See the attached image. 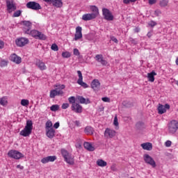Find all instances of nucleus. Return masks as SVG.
Returning a JSON list of instances; mask_svg holds the SVG:
<instances>
[{
	"mask_svg": "<svg viewBox=\"0 0 178 178\" xmlns=\"http://www.w3.org/2000/svg\"><path fill=\"white\" fill-rule=\"evenodd\" d=\"M60 90H61V91H62V90H63V89H65V85H61L60 86Z\"/></svg>",
	"mask_w": 178,
	"mask_h": 178,
	"instance_id": "obj_61",
	"label": "nucleus"
},
{
	"mask_svg": "<svg viewBox=\"0 0 178 178\" xmlns=\"http://www.w3.org/2000/svg\"><path fill=\"white\" fill-rule=\"evenodd\" d=\"M110 40L111 41H113V42H115V44H118L119 42V40L115 37V36H110Z\"/></svg>",
	"mask_w": 178,
	"mask_h": 178,
	"instance_id": "obj_46",
	"label": "nucleus"
},
{
	"mask_svg": "<svg viewBox=\"0 0 178 178\" xmlns=\"http://www.w3.org/2000/svg\"><path fill=\"white\" fill-rule=\"evenodd\" d=\"M45 129H46V130H48L49 129H54L52 127V122L51 120H49V121H47L46 122V124H45Z\"/></svg>",
	"mask_w": 178,
	"mask_h": 178,
	"instance_id": "obj_36",
	"label": "nucleus"
},
{
	"mask_svg": "<svg viewBox=\"0 0 178 178\" xmlns=\"http://www.w3.org/2000/svg\"><path fill=\"white\" fill-rule=\"evenodd\" d=\"M56 156H48L41 159L42 163H48L49 162H55L56 161Z\"/></svg>",
	"mask_w": 178,
	"mask_h": 178,
	"instance_id": "obj_18",
	"label": "nucleus"
},
{
	"mask_svg": "<svg viewBox=\"0 0 178 178\" xmlns=\"http://www.w3.org/2000/svg\"><path fill=\"white\" fill-rule=\"evenodd\" d=\"M165 147H170V145H172V141H170V140H167V141L165 143Z\"/></svg>",
	"mask_w": 178,
	"mask_h": 178,
	"instance_id": "obj_52",
	"label": "nucleus"
},
{
	"mask_svg": "<svg viewBox=\"0 0 178 178\" xmlns=\"http://www.w3.org/2000/svg\"><path fill=\"white\" fill-rule=\"evenodd\" d=\"M131 42H134V43L136 42V40L133 38H131Z\"/></svg>",
	"mask_w": 178,
	"mask_h": 178,
	"instance_id": "obj_63",
	"label": "nucleus"
},
{
	"mask_svg": "<svg viewBox=\"0 0 178 178\" xmlns=\"http://www.w3.org/2000/svg\"><path fill=\"white\" fill-rule=\"evenodd\" d=\"M51 49H52V51H59V47H58V44L55 43L51 45Z\"/></svg>",
	"mask_w": 178,
	"mask_h": 178,
	"instance_id": "obj_43",
	"label": "nucleus"
},
{
	"mask_svg": "<svg viewBox=\"0 0 178 178\" xmlns=\"http://www.w3.org/2000/svg\"><path fill=\"white\" fill-rule=\"evenodd\" d=\"M97 165L98 166H100L101 168H105V166H106V165H108V163H106V161H105L102 159H98L97 161Z\"/></svg>",
	"mask_w": 178,
	"mask_h": 178,
	"instance_id": "obj_32",
	"label": "nucleus"
},
{
	"mask_svg": "<svg viewBox=\"0 0 178 178\" xmlns=\"http://www.w3.org/2000/svg\"><path fill=\"white\" fill-rule=\"evenodd\" d=\"M43 1H44V2H47V3H48V2H51V3H52V1H53V0H43Z\"/></svg>",
	"mask_w": 178,
	"mask_h": 178,
	"instance_id": "obj_62",
	"label": "nucleus"
},
{
	"mask_svg": "<svg viewBox=\"0 0 178 178\" xmlns=\"http://www.w3.org/2000/svg\"><path fill=\"white\" fill-rule=\"evenodd\" d=\"M6 6L7 10H8L9 13H12V12H15L17 9L16 4L13 0H6Z\"/></svg>",
	"mask_w": 178,
	"mask_h": 178,
	"instance_id": "obj_9",
	"label": "nucleus"
},
{
	"mask_svg": "<svg viewBox=\"0 0 178 178\" xmlns=\"http://www.w3.org/2000/svg\"><path fill=\"white\" fill-rule=\"evenodd\" d=\"M155 76H156V72H155V71L148 73L147 74L148 81H150L151 83H154V81H155Z\"/></svg>",
	"mask_w": 178,
	"mask_h": 178,
	"instance_id": "obj_27",
	"label": "nucleus"
},
{
	"mask_svg": "<svg viewBox=\"0 0 178 178\" xmlns=\"http://www.w3.org/2000/svg\"><path fill=\"white\" fill-rule=\"evenodd\" d=\"M29 40L26 38H18L15 40V44L17 47H26L29 44Z\"/></svg>",
	"mask_w": 178,
	"mask_h": 178,
	"instance_id": "obj_7",
	"label": "nucleus"
},
{
	"mask_svg": "<svg viewBox=\"0 0 178 178\" xmlns=\"http://www.w3.org/2000/svg\"><path fill=\"white\" fill-rule=\"evenodd\" d=\"M147 36L148 37V38H151L152 37V31L148 32Z\"/></svg>",
	"mask_w": 178,
	"mask_h": 178,
	"instance_id": "obj_59",
	"label": "nucleus"
},
{
	"mask_svg": "<svg viewBox=\"0 0 178 178\" xmlns=\"http://www.w3.org/2000/svg\"><path fill=\"white\" fill-rule=\"evenodd\" d=\"M74 124H75L77 127H80V121L76 120V121L74 122Z\"/></svg>",
	"mask_w": 178,
	"mask_h": 178,
	"instance_id": "obj_56",
	"label": "nucleus"
},
{
	"mask_svg": "<svg viewBox=\"0 0 178 178\" xmlns=\"http://www.w3.org/2000/svg\"><path fill=\"white\" fill-rule=\"evenodd\" d=\"M161 15H162V11L159 9H156L154 11V16H156V17L161 16Z\"/></svg>",
	"mask_w": 178,
	"mask_h": 178,
	"instance_id": "obj_44",
	"label": "nucleus"
},
{
	"mask_svg": "<svg viewBox=\"0 0 178 178\" xmlns=\"http://www.w3.org/2000/svg\"><path fill=\"white\" fill-rule=\"evenodd\" d=\"M8 156L13 159H20V158H23L24 155L17 150L11 149L8 152Z\"/></svg>",
	"mask_w": 178,
	"mask_h": 178,
	"instance_id": "obj_4",
	"label": "nucleus"
},
{
	"mask_svg": "<svg viewBox=\"0 0 178 178\" xmlns=\"http://www.w3.org/2000/svg\"><path fill=\"white\" fill-rule=\"evenodd\" d=\"M96 62L101 63L102 66H106L108 65V61L104 59V56L102 54H97L95 57Z\"/></svg>",
	"mask_w": 178,
	"mask_h": 178,
	"instance_id": "obj_12",
	"label": "nucleus"
},
{
	"mask_svg": "<svg viewBox=\"0 0 178 178\" xmlns=\"http://www.w3.org/2000/svg\"><path fill=\"white\" fill-rule=\"evenodd\" d=\"M68 101L72 105H74L75 104H77V102H76V97L74 96H72L69 97Z\"/></svg>",
	"mask_w": 178,
	"mask_h": 178,
	"instance_id": "obj_37",
	"label": "nucleus"
},
{
	"mask_svg": "<svg viewBox=\"0 0 178 178\" xmlns=\"http://www.w3.org/2000/svg\"><path fill=\"white\" fill-rule=\"evenodd\" d=\"M71 111L75 113H82L83 106L80 105L79 103H75V104L71 106Z\"/></svg>",
	"mask_w": 178,
	"mask_h": 178,
	"instance_id": "obj_11",
	"label": "nucleus"
},
{
	"mask_svg": "<svg viewBox=\"0 0 178 178\" xmlns=\"http://www.w3.org/2000/svg\"><path fill=\"white\" fill-rule=\"evenodd\" d=\"M130 2V0H123V3H124L125 5H129Z\"/></svg>",
	"mask_w": 178,
	"mask_h": 178,
	"instance_id": "obj_58",
	"label": "nucleus"
},
{
	"mask_svg": "<svg viewBox=\"0 0 178 178\" xmlns=\"http://www.w3.org/2000/svg\"><path fill=\"white\" fill-rule=\"evenodd\" d=\"M176 65H178V57L177 58V59H176Z\"/></svg>",
	"mask_w": 178,
	"mask_h": 178,
	"instance_id": "obj_64",
	"label": "nucleus"
},
{
	"mask_svg": "<svg viewBox=\"0 0 178 178\" xmlns=\"http://www.w3.org/2000/svg\"><path fill=\"white\" fill-rule=\"evenodd\" d=\"M22 23L24 26V32L25 34H27V31L29 30V31H30L31 30V27H33V23H31L30 21H22Z\"/></svg>",
	"mask_w": 178,
	"mask_h": 178,
	"instance_id": "obj_15",
	"label": "nucleus"
},
{
	"mask_svg": "<svg viewBox=\"0 0 178 178\" xmlns=\"http://www.w3.org/2000/svg\"><path fill=\"white\" fill-rule=\"evenodd\" d=\"M73 54L74 55H75V56H79V58H83V56L80 55V51H79V49H74Z\"/></svg>",
	"mask_w": 178,
	"mask_h": 178,
	"instance_id": "obj_39",
	"label": "nucleus"
},
{
	"mask_svg": "<svg viewBox=\"0 0 178 178\" xmlns=\"http://www.w3.org/2000/svg\"><path fill=\"white\" fill-rule=\"evenodd\" d=\"M114 126H119V122H118V116L114 118Z\"/></svg>",
	"mask_w": 178,
	"mask_h": 178,
	"instance_id": "obj_48",
	"label": "nucleus"
},
{
	"mask_svg": "<svg viewBox=\"0 0 178 178\" xmlns=\"http://www.w3.org/2000/svg\"><path fill=\"white\" fill-rule=\"evenodd\" d=\"M11 60L12 62H15L17 65H19V63H22V58L17 56V55L16 54H13L11 56Z\"/></svg>",
	"mask_w": 178,
	"mask_h": 178,
	"instance_id": "obj_28",
	"label": "nucleus"
},
{
	"mask_svg": "<svg viewBox=\"0 0 178 178\" xmlns=\"http://www.w3.org/2000/svg\"><path fill=\"white\" fill-rule=\"evenodd\" d=\"M63 58H70L72 56V54H70V52L69 51H64L62 53Z\"/></svg>",
	"mask_w": 178,
	"mask_h": 178,
	"instance_id": "obj_40",
	"label": "nucleus"
},
{
	"mask_svg": "<svg viewBox=\"0 0 178 178\" xmlns=\"http://www.w3.org/2000/svg\"><path fill=\"white\" fill-rule=\"evenodd\" d=\"M178 130V122L176 120H172L168 124V131L171 134H175Z\"/></svg>",
	"mask_w": 178,
	"mask_h": 178,
	"instance_id": "obj_5",
	"label": "nucleus"
},
{
	"mask_svg": "<svg viewBox=\"0 0 178 178\" xmlns=\"http://www.w3.org/2000/svg\"><path fill=\"white\" fill-rule=\"evenodd\" d=\"M148 24L150 27H155V26H156L157 24L156 22L152 20L148 23Z\"/></svg>",
	"mask_w": 178,
	"mask_h": 178,
	"instance_id": "obj_45",
	"label": "nucleus"
},
{
	"mask_svg": "<svg viewBox=\"0 0 178 178\" xmlns=\"http://www.w3.org/2000/svg\"><path fill=\"white\" fill-rule=\"evenodd\" d=\"M0 105H2V106H6V105H8V97H3L0 98Z\"/></svg>",
	"mask_w": 178,
	"mask_h": 178,
	"instance_id": "obj_33",
	"label": "nucleus"
},
{
	"mask_svg": "<svg viewBox=\"0 0 178 178\" xmlns=\"http://www.w3.org/2000/svg\"><path fill=\"white\" fill-rule=\"evenodd\" d=\"M143 159L145 163H147V165H150V166L153 168H156V163L155 162V160H154V159H152V157H151V156H149V154H144Z\"/></svg>",
	"mask_w": 178,
	"mask_h": 178,
	"instance_id": "obj_6",
	"label": "nucleus"
},
{
	"mask_svg": "<svg viewBox=\"0 0 178 178\" xmlns=\"http://www.w3.org/2000/svg\"><path fill=\"white\" fill-rule=\"evenodd\" d=\"M26 8H28V9H31L32 10H40V9H42L41 5L35 1L28 2L26 3Z\"/></svg>",
	"mask_w": 178,
	"mask_h": 178,
	"instance_id": "obj_8",
	"label": "nucleus"
},
{
	"mask_svg": "<svg viewBox=\"0 0 178 178\" xmlns=\"http://www.w3.org/2000/svg\"><path fill=\"white\" fill-rule=\"evenodd\" d=\"M84 133L86 134L92 136V134H94V128H92V127L88 126L85 128Z\"/></svg>",
	"mask_w": 178,
	"mask_h": 178,
	"instance_id": "obj_30",
	"label": "nucleus"
},
{
	"mask_svg": "<svg viewBox=\"0 0 178 178\" xmlns=\"http://www.w3.org/2000/svg\"><path fill=\"white\" fill-rule=\"evenodd\" d=\"M51 3L53 6H56V8H62L63 5L62 0H52Z\"/></svg>",
	"mask_w": 178,
	"mask_h": 178,
	"instance_id": "obj_29",
	"label": "nucleus"
},
{
	"mask_svg": "<svg viewBox=\"0 0 178 178\" xmlns=\"http://www.w3.org/2000/svg\"><path fill=\"white\" fill-rule=\"evenodd\" d=\"M5 66H8V61L6 60H1L0 62V67H5Z\"/></svg>",
	"mask_w": 178,
	"mask_h": 178,
	"instance_id": "obj_41",
	"label": "nucleus"
},
{
	"mask_svg": "<svg viewBox=\"0 0 178 178\" xmlns=\"http://www.w3.org/2000/svg\"><path fill=\"white\" fill-rule=\"evenodd\" d=\"M90 10L92 12L91 14L94 15L95 18L99 15V10L96 6H90Z\"/></svg>",
	"mask_w": 178,
	"mask_h": 178,
	"instance_id": "obj_26",
	"label": "nucleus"
},
{
	"mask_svg": "<svg viewBox=\"0 0 178 178\" xmlns=\"http://www.w3.org/2000/svg\"><path fill=\"white\" fill-rule=\"evenodd\" d=\"M168 3H169V0H161L159 2L161 8H166Z\"/></svg>",
	"mask_w": 178,
	"mask_h": 178,
	"instance_id": "obj_34",
	"label": "nucleus"
},
{
	"mask_svg": "<svg viewBox=\"0 0 178 178\" xmlns=\"http://www.w3.org/2000/svg\"><path fill=\"white\" fill-rule=\"evenodd\" d=\"M35 65L42 71L47 70V65H45V63L41 60H37Z\"/></svg>",
	"mask_w": 178,
	"mask_h": 178,
	"instance_id": "obj_21",
	"label": "nucleus"
},
{
	"mask_svg": "<svg viewBox=\"0 0 178 178\" xmlns=\"http://www.w3.org/2000/svg\"><path fill=\"white\" fill-rule=\"evenodd\" d=\"M104 136L108 137L109 138H113L116 136V131L113 129L106 128L104 131Z\"/></svg>",
	"mask_w": 178,
	"mask_h": 178,
	"instance_id": "obj_17",
	"label": "nucleus"
},
{
	"mask_svg": "<svg viewBox=\"0 0 178 178\" xmlns=\"http://www.w3.org/2000/svg\"><path fill=\"white\" fill-rule=\"evenodd\" d=\"M166 109H170V105L166 104L164 106L159 104V107L157 108L158 113L159 115H163V113H166Z\"/></svg>",
	"mask_w": 178,
	"mask_h": 178,
	"instance_id": "obj_13",
	"label": "nucleus"
},
{
	"mask_svg": "<svg viewBox=\"0 0 178 178\" xmlns=\"http://www.w3.org/2000/svg\"><path fill=\"white\" fill-rule=\"evenodd\" d=\"M78 100L79 101V104H90V99H86L83 96H79Z\"/></svg>",
	"mask_w": 178,
	"mask_h": 178,
	"instance_id": "obj_31",
	"label": "nucleus"
},
{
	"mask_svg": "<svg viewBox=\"0 0 178 178\" xmlns=\"http://www.w3.org/2000/svg\"><path fill=\"white\" fill-rule=\"evenodd\" d=\"M46 136L48 138H54L55 137V130L54 128L46 129Z\"/></svg>",
	"mask_w": 178,
	"mask_h": 178,
	"instance_id": "obj_23",
	"label": "nucleus"
},
{
	"mask_svg": "<svg viewBox=\"0 0 178 178\" xmlns=\"http://www.w3.org/2000/svg\"><path fill=\"white\" fill-rule=\"evenodd\" d=\"M79 79L77 81V83L79 84V86H81V87H83V88H88V85L83 81V74L81 73V71L78 70L77 71Z\"/></svg>",
	"mask_w": 178,
	"mask_h": 178,
	"instance_id": "obj_14",
	"label": "nucleus"
},
{
	"mask_svg": "<svg viewBox=\"0 0 178 178\" xmlns=\"http://www.w3.org/2000/svg\"><path fill=\"white\" fill-rule=\"evenodd\" d=\"M63 95V90L59 88H56L50 91L49 97L50 98H55L56 95Z\"/></svg>",
	"mask_w": 178,
	"mask_h": 178,
	"instance_id": "obj_16",
	"label": "nucleus"
},
{
	"mask_svg": "<svg viewBox=\"0 0 178 178\" xmlns=\"http://www.w3.org/2000/svg\"><path fill=\"white\" fill-rule=\"evenodd\" d=\"M4 46L5 43L3 42V41L0 40V49H2V48H3Z\"/></svg>",
	"mask_w": 178,
	"mask_h": 178,
	"instance_id": "obj_55",
	"label": "nucleus"
},
{
	"mask_svg": "<svg viewBox=\"0 0 178 178\" xmlns=\"http://www.w3.org/2000/svg\"><path fill=\"white\" fill-rule=\"evenodd\" d=\"M83 147L88 151H95V147H94V146H92V144H91L90 143L85 142L83 143Z\"/></svg>",
	"mask_w": 178,
	"mask_h": 178,
	"instance_id": "obj_24",
	"label": "nucleus"
},
{
	"mask_svg": "<svg viewBox=\"0 0 178 178\" xmlns=\"http://www.w3.org/2000/svg\"><path fill=\"white\" fill-rule=\"evenodd\" d=\"M93 19H95V15H94L92 13L84 14L82 16V20H84V22H88L90 20H93Z\"/></svg>",
	"mask_w": 178,
	"mask_h": 178,
	"instance_id": "obj_22",
	"label": "nucleus"
},
{
	"mask_svg": "<svg viewBox=\"0 0 178 178\" xmlns=\"http://www.w3.org/2000/svg\"><path fill=\"white\" fill-rule=\"evenodd\" d=\"M50 111H51V112H56V111H59V105L58 104L52 105L50 107Z\"/></svg>",
	"mask_w": 178,
	"mask_h": 178,
	"instance_id": "obj_35",
	"label": "nucleus"
},
{
	"mask_svg": "<svg viewBox=\"0 0 178 178\" xmlns=\"http://www.w3.org/2000/svg\"><path fill=\"white\" fill-rule=\"evenodd\" d=\"M134 33H140V28H135Z\"/></svg>",
	"mask_w": 178,
	"mask_h": 178,
	"instance_id": "obj_60",
	"label": "nucleus"
},
{
	"mask_svg": "<svg viewBox=\"0 0 178 178\" xmlns=\"http://www.w3.org/2000/svg\"><path fill=\"white\" fill-rule=\"evenodd\" d=\"M140 147L143 148V149H146V151H151L152 149V143H142Z\"/></svg>",
	"mask_w": 178,
	"mask_h": 178,
	"instance_id": "obj_25",
	"label": "nucleus"
},
{
	"mask_svg": "<svg viewBox=\"0 0 178 178\" xmlns=\"http://www.w3.org/2000/svg\"><path fill=\"white\" fill-rule=\"evenodd\" d=\"M29 104H30V102L29 101V99H22L21 100V105H22V106H29Z\"/></svg>",
	"mask_w": 178,
	"mask_h": 178,
	"instance_id": "obj_38",
	"label": "nucleus"
},
{
	"mask_svg": "<svg viewBox=\"0 0 178 178\" xmlns=\"http://www.w3.org/2000/svg\"><path fill=\"white\" fill-rule=\"evenodd\" d=\"M22 15V10H18L13 13V17H19Z\"/></svg>",
	"mask_w": 178,
	"mask_h": 178,
	"instance_id": "obj_42",
	"label": "nucleus"
},
{
	"mask_svg": "<svg viewBox=\"0 0 178 178\" xmlns=\"http://www.w3.org/2000/svg\"><path fill=\"white\" fill-rule=\"evenodd\" d=\"M17 169H20L21 170H23V169H24V167L23 165H17Z\"/></svg>",
	"mask_w": 178,
	"mask_h": 178,
	"instance_id": "obj_57",
	"label": "nucleus"
},
{
	"mask_svg": "<svg viewBox=\"0 0 178 178\" xmlns=\"http://www.w3.org/2000/svg\"><path fill=\"white\" fill-rule=\"evenodd\" d=\"M102 100L104 102H111V99H109V97H102Z\"/></svg>",
	"mask_w": 178,
	"mask_h": 178,
	"instance_id": "obj_49",
	"label": "nucleus"
},
{
	"mask_svg": "<svg viewBox=\"0 0 178 178\" xmlns=\"http://www.w3.org/2000/svg\"><path fill=\"white\" fill-rule=\"evenodd\" d=\"M81 26H77L76 28V32L74 35V41H77L79 40H81V38H83V33H81Z\"/></svg>",
	"mask_w": 178,
	"mask_h": 178,
	"instance_id": "obj_19",
	"label": "nucleus"
},
{
	"mask_svg": "<svg viewBox=\"0 0 178 178\" xmlns=\"http://www.w3.org/2000/svg\"><path fill=\"white\" fill-rule=\"evenodd\" d=\"M111 170H113V172H116L118 170V168H116V165L113 164L111 165Z\"/></svg>",
	"mask_w": 178,
	"mask_h": 178,
	"instance_id": "obj_51",
	"label": "nucleus"
},
{
	"mask_svg": "<svg viewBox=\"0 0 178 178\" xmlns=\"http://www.w3.org/2000/svg\"><path fill=\"white\" fill-rule=\"evenodd\" d=\"M26 34H29V35H31V37H33V38H35V40H47V36L44 35V33H42L41 32L33 29L31 31H27Z\"/></svg>",
	"mask_w": 178,
	"mask_h": 178,
	"instance_id": "obj_2",
	"label": "nucleus"
},
{
	"mask_svg": "<svg viewBox=\"0 0 178 178\" xmlns=\"http://www.w3.org/2000/svg\"><path fill=\"white\" fill-rule=\"evenodd\" d=\"M61 155L63 156L67 163H68L69 165H74V159H73L72 154L67 152L66 149H61Z\"/></svg>",
	"mask_w": 178,
	"mask_h": 178,
	"instance_id": "obj_3",
	"label": "nucleus"
},
{
	"mask_svg": "<svg viewBox=\"0 0 178 178\" xmlns=\"http://www.w3.org/2000/svg\"><path fill=\"white\" fill-rule=\"evenodd\" d=\"M59 126H60L59 122H56V123L54 124V129H59Z\"/></svg>",
	"mask_w": 178,
	"mask_h": 178,
	"instance_id": "obj_53",
	"label": "nucleus"
},
{
	"mask_svg": "<svg viewBox=\"0 0 178 178\" xmlns=\"http://www.w3.org/2000/svg\"><path fill=\"white\" fill-rule=\"evenodd\" d=\"M149 5H154L156 3V0H149Z\"/></svg>",
	"mask_w": 178,
	"mask_h": 178,
	"instance_id": "obj_54",
	"label": "nucleus"
},
{
	"mask_svg": "<svg viewBox=\"0 0 178 178\" xmlns=\"http://www.w3.org/2000/svg\"><path fill=\"white\" fill-rule=\"evenodd\" d=\"M33 131V121L28 120L26 121V125L19 133L20 136H23V137H29L30 134H31Z\"/></svg>",
	"mask_w": 178,
	"mask_h": 178,
	"instance_id": "obj_1",
	"label": "nucleus"
},
{
	"mask_svg": "<svg viewBox=\"0 0 178 178\" xmlns=\"http://www.w3.org/2000/svg\"><path fill=\"white\" fill-rule=\"evenodd\" d=\"M101 86V83L98 79H94L91 83V88L94 90V91H98L99 87Z\"/></svg>",
	"mask_w": 178,
	"mask_h": 178,
	"instance_id": "obj_20",
	"label": "nucleus"
},
{
	"mask_svg": "<svg viewBox=\"0 0 178 178\" xmlns=\"http://www.w3.org/2000/svg\"><path fill=\"white\" fill-rule=\"evenodd\" d=\"M142 126H144V122H138L136 123V127L140 128Z\"/></svg>",
	"mask_w": 178,
	"mask_h": 178,
	"instance_id": "obj_50",
	"label": "nucleus"
},
{
	"mask_svg": "<svg viewBox=\"0 0 178 178\" xmlns=\"http://www.w3.org/2000/svg\"><path fill=\"white\" fill-rule=\"evenodd\" d=\"M103 16L105 20H108V22H111L113 20V15L111 13V10L108 8H103L102 9Z\"/></svg>",
	"mask_w": 178,
	"mask_h": 178,
	"instance_id": "obj_10",
	"label": "nucleus"
},
{
	"mask_svg": "<svg viewBox=\"0 0 178 178\" xmlns=\"http://www.w3.org/2000/svg\"><path fill=\"white\" fill-rule=\"evenodd\" d=\"M69 107V103H63L61 108L62 109H67Z\"/></svg>",
	"mask_w": 178,
	"mask_h": 178,
	"instance_id": "obj_47",
	"label": "nucleus"
}]
</instances>
